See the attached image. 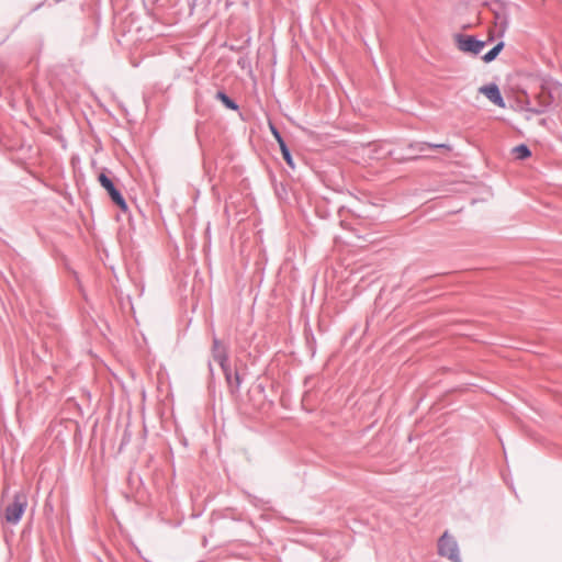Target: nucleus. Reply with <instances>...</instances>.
I'll return each mask as SVG.
<instances>
[{
    "label": "nucleus",
    "instance_id": "1",
    "mask_svg": "<svg viewBox=\"0 0 562 562\" xmlns=\"http://www.w3.org/2000/svg\"><path fill=\"white\" fill-rule=\"evenodd\" d=\"M26 506H27V497H26L25 493H23V492L15 493L13 496L12 503L5 507V510H4L5 520L13 525L18 524L21 520V518L26 509Z\"/></svg>",
    "mask_w": 562,
    "mask_h": 562
},
{
    "label": "nucleus",
    "instance_id": "2",
    "mask_svg": "<svg viewBox=\"0 0 562 562\" xmlns=\"http://www.w3.org/2000/svg\"><path fill=\"white\" fill-rule=\"evenodd\" d=\"M438 554L452 562H461L458 542L448 531L443 532L438 540Z\"/></svg>",
    "mask_w": 562,
    "mask_h": 562
},
{
    "label": "nucleus",
    "instance_id": "3",
    "mask_svg": "<svg viewBox=\"0 0 562 562\" xmlns=\"http://www.w3.org/2000/svg\"><path fill=\"white\" fill-rule=\"evenodd\" d=\"M212 355L214 360L220 364L227 383L232 384V369L228 363L227 349L216 337L213 338Z\"/></svg>",
    "mask_w": 562,
    "mask_h": 562
},
{
    "label": "nucleus",
    "instance_id": "4",
    "mask_svg": "<svg viewBox=\"0 0 562 562\" xmlns=\"http://www.w3.org/2000/svg\"><path fill=\"white\" fill-rule=\"evenodd\" d=\"M541 89L542 93H548L550 100L543 101L539 109H529L535 114L543 113L552 100L561 98L562 95V85L551 78L544 79L542 81Z\"/></svg>",
    "mask_w": 562,
    "mask_h": 562
},
{
    "label": "nucleus",
    "instance_id": "5",
    "mask_svg": "<svg viewBox=\"0 0 562 562\" xmlns=\"http://www.w3.org/2000/svg\"><path fill=\"white\" fill-rule=\"evenodd\" d=\"M456 41L458 48L461 52L471 53L473 55H477L485 46V42L480 41L472 35L458 34L456 36Z\"/></svg>",
    "mask_w": 562,
    "mask_h": 562
},
{
    "label": "nucleus",
    "instance_id": "6",
    "mask_svg": "<svg viewBox=\"0 0 562 562\" xmlns=\"http://www.w3.org/2000/svg\"><path fill=\"white\" fill-rule=\"evenodd\" d=\"M99 182L106 190V192L111 196L112 201L122 211H126L127 203H126L125 199L123 198L122 193L115 188L113 181L105 173L102 172L99 175Z\"/></svg>",
    "mask_w": 562,
    "mask_h": 562
},
{
    "label": "nucleus",
    "instance_id": "7",
    "mask_svg": "<svg viewBox=\"0 0 562 562\" xmlns=\"http://www.w3.org/2000/svg\"><path fill=\"white\" fill-rule=\"evenodd\" d=\"M479 92L484 94L492 103L499 108H505V101L496 83H488L480 87Z\"/></svg>",
    "mask_w": 562,
    "mask_h": 562
},
{
    "label": "nucleus",
    "instance_id": "8",
    "mask_svg": "<svg viewBox=\"0 0 562 562\" xmlns=\"http://www.w3.org/2000/svg\"><path fill=\"white\" fill-rule=\"evenodd\" d=\"M271 132L280 146L282 157L285 160L286 165L291 168H294L293 157H292L290 148L288 147L286 143L284 142L281 133L273 125H271Z\"/></svg>",
    "mask_w": 562,
    "mask_h": 562
},
{
    "label": "nucleus",
    "instance_id": "9",
    "mask_svg": "<svg viewBox=\"0 0 562 562\" xmlns=\"http://www.w3.org/2000/svg\"><path fill=\"white\" fill-rule=\"evenodd\" d=\"M503 48H504V42H498L492 49H490L486 54L483 55L482 59L485 63H491V61L495 60Z\"/></svg>",
    "mask_w": 562,
    "mask_h": 562
},
{
    "label": "nucleus",
    "instance_id": "10",
    "mask_svg": "<svg viewBox=\"0 0 562 562\" xmlns=\"http://www.w3.org/2000/svg\"><path fill=\"white\" fill-rule=\"evenodd\" d=\"M215 98L220 100L229 110L238 109V104L233 99H231L224 91H217Z\"/></svg>",
    "mask_w": 562,
    "mask_h": 562
},
{
    "label": "nucleus",
    "instance_id": "11",
    "mask_svg": "<svg viewBox=\"0 0 562 562\" xmlns=\"http://www.w3.org/2000/svg\"><path fill=\"white\" fill-rule=\"evenodd\" d=\"M513 151L516 155V158L521 159V160L531 156V150L525 144H520V145L514 147Z\"/></svg>",
    "mask_w": 562,
    "mask_h": 562
},
{
    "label": "nucleus",
    "instance_id": "12",
    "mask_svg": "<svg viewBox=\"0 0 562 562\" xmlns=\"http://www.w3.org/2000/svg\"><path fill=\"white\" fill-rule=\"evenodd\" d=\"M409 149H412L413 151L423 154V153L427 151L428 149H430V143H427V142L412 143L409 145Z\"/></svg>",
    "mask_w": 562,
    "mask_h": 562
},
{
    "label": "nucleus",
    "instance_id": "13",
    "mask_svg": "<svg viewBox=\"0 0 562 562\" xmlns=\"http://www.w3.org/2000/svg\"><path fill=\"white\" fill-rule=\"evenodd\" d=\"M241 384V379L238 372L232 373V384H229L232 387H235L236 391L239 390Z\"/></svg>",
    "mask_w": 562,
    "mask_h": 562
},
{
    "label": "nucleus",
    "instance_id": "14",
    "mask_svg": "<svg viewBox=\"0 0 562 562\" xmlns=\"http://www.w3.org/2000/svg\"><path fill=\"white\" fill-rule=\"evenodd\" d=\"M435 148H439V149H446V150H451V146L449 144H435V143H430V149H435Z\"/></svg>",
    "mask_w": 562,
    "mask_h": 562
}]
</instances>
